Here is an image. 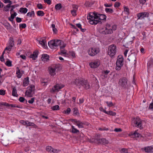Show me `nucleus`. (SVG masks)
Returning a JSON list of instances; mask_svg holds the SVG:
<instances>
[{
	"label": "nucleus",
	"mask_w": 153,
	"mask_h": 153,
	"mask_svg": "<svg viewBox=\"0 0 153 153\" xmlns=\"http://www.w3.org/2000/svg\"><path fill=\"white\" fill-rule=\"evenodd\" d=\"M52 148L51 146H48L46 147V150L47 152H52Z\"/></svg>",
	"instance_id": "obj_44"
},
{
	"label": "nucleus",
	"mask_w": 153,
	"mask_h": 153,
	"mask_svg": "<svg viewBox=\"0 0 153 153\" xmlns=\"http://www.w3.org/2000/svg\"><path fill=\"white\" fill-rule=\"evenodd\" d=\"M37 7L39 9H42L43 8L42 5L41 4H37Z\"/></svg>",
	"instance_id": "obj_59"
},
{
	"label": "nucleus",
	"mask_w": 153,
	"mask_h": 153,
	"mask_svg": "<svg viewBox=\"0 0 153 153\" xmlns=\"http://www.w3.org/2000/svg\"><path fill=\"white\" fill-rule=\"evenodd\" d=\"M79 113L77 108H74L73 109V115H74L79 116Z\"/></svg>",
	"instance_id": "obj_30"
},
{
	"label": "nucleus",
	"mask_w": 153,
	"mask_h": 153,
	"mask_svg": "<svg viewBox=\"0 0 153 153\" xmlns=\"http://www.w3.org/2000/svg\"><path fill=\"white\" fill-rule=\"evenodd\" d=\"M55 68L53 67L49 68V71L50 74L52 75L53 76L55 74Z\"/></svg>",
	"instance_id": "obj_17"
},
{
	"label": "nucleus",
	"mask_w": 153,
	"mask_h": 153,
	"mask_svg": "<svg viewBox=\"0 0 153 153\" xmlns=\"http://www.w3.org/2000/svg\"><path fill=\"white\" fill-rule=\"evenodd\" d=\"M49 56L47 54H43L42 55L41 58L42 60L43 61H47L49 59Z\"/></svg>",
	"instance_id": "obj_20"
},
{
	"label": "nucleus",
	"mask_w": 153,
	"mask_h": 153,
	"mask_svg": "<svg viewBox=\"0 0 153 153\" xmlns=\"http://www.w3.org/2000/svg\"><path fill=\"white\" fill-rule=\"evenodd\" d=\"M72 127V132L73 133H77V132H79V131L76 129V128H75L74 126H71Z\"/></svg>",
	"instance_id": "obj_36"
},
{
	"label": "nucleus",
	"mask_w": 153,
	"mask_h": 153,
	"mask_svg": "<svg viewBox=\"0 0 153 153\" xmlns=\"http://www.w3.org/2000/svg\"><path fill=\"white\" fill-rule=\"evenodd\" d=\"M124 11L126 12L127 14L129 15V13L128 8L126 6L124 7Z\"/></svg>",
	"instance_id": "obj_46"
},
{
	"label": "nucleus",
	"mask_w": 153,
	"mask_h": 153,
	"mask_svg": "<svg viewBox=\"0 0 153 153\" xmlns=\"http://www.w3.org/2000/svg\"><path fill=\"white\" fill-rule=\"evenodd\" d=\"M75 124L77 125L79 128H84L83 123L80 120H78L77 123Z\"/></svg>",
	"instance_id": "obj_24"
},
{
	"label": "nucleus",
	"mask_w": 153,
	"mask_h": 153,
	"mask_svg": "<svg viewBox=\"0 0 153 153\" xmlns=\"http://www.w3.org/2000/svg\"><path fill=\"white\" fill-rule=\"evenodd\" d=\"M110 72V71L108 70H104L102 71V73L103 74L104 78H106L108 77V74Z\"/></svg>",
	"instance_id": "obj_28"
},
{
	"label": "nucleus",
	"mask_w": 153,
	"mask_h": 153,
	"mask_svg": "<svg viewBox=\"0 0 153 153\" xmlns=\"http://www.w3.org/2000/svg\"><path fill=\"white\" fill-rule=\"evenodd\" d=\"M30 122L28 121H25L24 120H21L20 121V123L24 125H27V126H29V123Z\"/></svg>",
	"instance_id": "obj_33"
},
{
	"label": "nucleus",
	"mask_w": 153,
	"mask_h": 153,
	"mask_svg": "<svg viewBox=\"0 0 153 153\" xmlns=\"http://www.w3.org/2000/svg\"><path fill=\"white\" fill-rule=\"evenodd\" d=\"M11 104L7 103V102H4L3 103H0V105H3L6 106L10 107L11 106Z\"/></svg>",
	"instance_id": "obj_43"
},
{
	"label": "nucleus",
	"mask_w": 153,
	"mask_h": 153,
	"mask_svg": "<svg viewBox=\"0 0 153 153\" xmlns=\"http://www.w3.org/2000/svg\"><path fill=\"white\" fill-rule=\"evenodd\" d=\"M12 95L13 96L16 97L18 96V94L17 93V90L15 87H14L13 88Z\"/></svg>",
	"instance_id": "obj_29"
},
{
	"label": "nucleus",
	"mask_w": 153,
	"mask_h": 153,
	"mask_svg": "<svg viewBox=\"0 0 153 153\" xmlns=\"http://www.w3.org/2000/svg\"><path fill=\"white\" fill-rule=\"evenodd\" d=\"M29 123V126H32L33 128H37V126L35 125L33 123L30 122Z\"/></svg>",
	"instance_id": "obj_41"
},
{
	"label": "nucleus",
	"mask_w": 153,
	"mask_h": 153,
	"mask_svg": "<svg viewBox=\"0 0 153 153\" xmlns=\"http://www.w3.org/2000/svg\"><path fill=\"white\" fill-rule=\"evenodd\" d=\"M5 64L8 67H11L12 66V62L10 60L7 61L6 62Z\"/></svg>",
	"instance_id": "obj_42"
},
{
	"label": "nucleus",
	"mask_w": 153,
	"mask_h": 153,
	"mask_svg": "<svg viewBox=\"0 0 153 153\" xmlns=\"http://www.w3.org/2000/svg\"><path fill=\"white\" fill-rule=\"evenodd\" d=\"M101 139L100 138L98 135L95 136V138L92 139V142L98 144H100Z\"/></svg>",
	"instance_id": "obj_15"
},
{
	"label": "nucleus",
	"mask_w": 153,
	"mask_h": 153,
	"mask_svg": "<svg viewBox=\"0 0 153 153\" xmlns=\"http://www.w3.org/2000/svg\"><path fill=\"white\" fill-rule=\"evenodd\" d=\"M113 31L111 29H108L107 27H106L105 30L102 31V33L104 34H111L113 33Z\"/></svg>",
	"instance_id": "obj_14"
},
{
	"label": "nucleus",
	"mask_w": 153,
	"mask_h": 153,
	"mask_svg": "<svg viewBox=\"0 0 153 153\" xmlns=\"http://www.w3.org/2000/svg\"><path fill=\"white\" fill-rule=\"evenodd\" d=\"M130 135L132 138H134L135 137H139L140 136H141V134L138 133L136 131L134 133L131 134Z\"/></svg>",
	"instance_id": "obj_22"
},
{
	"label": "nucleus",
	"mask_w": 153,
	"mask_h": 153,
	"mask_svg": "<svg viewBox=\"0 0 153 153\" xmlns=\"http://www.w3.org/2000/svg\"><path fill=\"white\" fill-rule=\"evenodd\" d=\"M122 66H121V65H116V67L115 68V69L117 70H120L121 69V67Z\"/></svg>",
	"instance_id": "obj_61"
},
{
	"label": "nucleus",
	"mask_w": 153,
	"mask_h": 153,
	"mask_svg": "<svg viewBox=\"0 0 153 153\" xmlns=\"http://www.w3.org/2000/svg\"><path fill=\"white\" fill-rule=\"evenodd\" d=\"M71 111V109L70 108H68L65 111V113L67 114H69Z\"/></svg>",
	"instance_id": "obj_58"
},
{
	"label": "nucleus",
	"mask_w": 153,
	"mask_h": 153,
	"mask_svg": "<svg viewBox=\"0 0 153 153\" xmlns=\"http://www.w3.org/2000/svg\"><path fill=\"white\" fill-rule=\"evenodd\" d=\"M149 14L147 12H142L137 14V20L139 19H144L145 17L148 18L149 16Z\"/></svg>",
	"instance_id": "obj_7"
},
{
	"label": "nucleus",
	"mask_w": 153,
	"mask_h": 153,
	"mask_svg": "<svg viewBox=\"0 0 153 153\" xmlns=\"http://www.w3.org/2000/svg\"><path fill=\"white\" fill-rule=\"evenodd\" d=\"M142 122L140 119L138 117L136 118H133L132 119L131 124L134 127H138L140 129L142 128Z\"/></svg>",
	"instance_id": "obj_3"
},
{
	"label": "nucleus",
	"mask_w": 153,
	"mask_h": 153,
	"mask_svg": "<svg viewBox=\"0 0 153 153\" xmlns=\"http://www.w3.org/2000/svg\"><path fill=\"white\" fill-rule=\"evenodd\" d=\"M25 100V98L23 97H20L19 99V101L22 102H24V101Z\"/></svg>",
	"instance_id": "obj_56"
},
{
	"label": "nucleus",
	"mask_w": 153,
	"mask_h": 153,
	"mask_svg": "<svg viewBox=\"0 0 153 153\" xmlns=\"http://www.w3.org/2000/svg\"><path fill=\"white\" fill-rule=\"evenodd\" d=\"M114 131L117 132H120L122 131V130L120 128H115L114 129Z\"/></svg>",
	"instance_id": "obj_63"
},
{
	"label": "nucleus",
	"mask_w": 153,
	"mask_h": 153,
	"mask_svg": "<svg viewBox=\"0 0 153 153\" xmlns=\"http://www.w3.org/2000/svg\"><path fill=\"white\" fill-rule=\"evenodd\" d=\"M17 13H16L15 12H14L13 14H11V15L10 17L11 19H13L17 15Z\"/></svg>",
	"instance_id": "obj_55"
},
{
	"label": "nucleus",
	"mask_w": 153,
	"mask_h": 153,
	"mask_svg": "<svg viewBox=\"0 0 153 153\" xmlns=\"http://www.w3.org/2000/svg\"><path fill=\"white\" fill-rule=\"evenodd\" d=\"M65 47V45H62V46H60V54H67V51L65 50L64 48Z\"/></svg>",
	"instance_id": "obj_18"
},
{
	"label": "nucleus",
	"mask_w": 153,
	"mask_h": 153,
	"mask_svg": "<svg viewBox=\"0 0 153 153\" xmlns=\"http://www.w3.org/2000/svg\"><path fill=\"white\" fill-rule=\"evenodd\" d=\"M9 45L11 47H13L14 45V42L13 40V38H10L9 40Z\"/></svg>",
	"instance_id": "obj_35"
},
{
	"label": "nucleus",
	"mask_w": 153,
	"mask_h": 153,
	"mask_svg": "<svg viewBox=\"0 0 153 153\" xmlns=\"http://www.w3.org/2000/svg\"><path fill=\"white\" fill-rule=\"evenodd\" d=\"M39 42L40 44L44 48H46L47 47L46 42L45 39H42V40H40L39 41Z\"/></svg>",
	"instance_id": "obj_21"
},
{
	"label": "nucleus",
	"mask_w": 153,
	"mask_h": 153,
	"mask_svg": "<svg viewBox=\"0 0 153 153\" xmlns=\"http://www.w3.org/2000/svg\"><path fill=\"white\" fill-rule=\"evenodd\" d=\"M13 47H11L10 45H9L8 46L6 47L5 48V50H8L9 51H10L11 50L12 48Z\"/></svg>",
	"instance_id": "obj_53"
},
{
	"label": "nucleus",
	"mask_w": 153,
	"mask_h": 153,
	"mask_svg": "<svg viewBox=\"0 0 153 153\" xmlns=\"http://www.w3.org/2000/svg\"><path fill=\"white\" fill-rule=\"evenodd\" d=\"M29 78L27 77L24 79L23 81V86L24 87L27 86L29 84Z\"/></svg>",
	"instance_id": "obj_23"
},
{
	"label": "nucleus",
	"mask_w": 153,
	"mask_h": 153,
	"mask_svg": "<svg viewBox=\"0 0 153 153\" xmlns=\"http://www.w3.org/2000/svg\"><path fill=\"white\" fill-rule=\"evenodd\" d=\"M137 55V53L135 52L131 53L128 56V59L129 61L134 62L136 60V56Z\"/></svg>",
	"instance_id": "obj_9"
},
{
	"label": "nucleus",
	"mask_w": 153,
	"mask_h": 153,
	"mask_svg": "<svg viewBox=\"0 0 153 153\" xmlns=\"http://www.w3.org/2000/svg\"><path fill=\"white\" fill-rule=\"evenodd\" d=\"M73 84L77 86H82L85 89H88L90 88L88 82L84 79L79 80L76 79L75 81L73 82Z\"/></svg>",
	"instance_id": "obj_2"
},
{
	"label": "nucleus",
	"mask_w": 153,
	"mask_h": 153,
	"mask_svg": "<svg viewBox=\"0 0 153 153\" xmlns=\"http://www.w3.org/2000/svg\"><path fill=\"white\" fill-rule=\"evenodd\" d=\"M19 6V5L18 4H16L14 5H12L11 7V8L10 10V13H11L12 12H14V11L13 9H14V8L15 7H17Z\"/></svg>",
	"instance_id": "obj_37"
},
{
	"label": "nucleus",
	"mask_w": 153,
	"mask_h": 153,
	"mask_svg": "<svg viewBox=\"0 0 153 153\" xmlns=\"http://www.w3.org/2000/svg\"><path fill=\"white\" fill-rule=\"evenodd\" d=\"M123 56H119L118 57V59L117 60L116 65H120L121 66H123Z\"/></svg>",
	"instance_id": "obj_11"
},
{
	"label": "nucleus",
	"mask_w": 153,
	"mask_h": 153,
	"mask_svg": "<svg viewBox=\"0 0 153 153\" xmlns=\"http://www.w3.org/2000/svg\"><path fill=\"white\" fill-rule=\"evenodd\" d=\"M106 114L111 116H114L116 115V113L111 111H109L108 112V113H107Z\"/></svg>",
	"instance_id": "obj_40"
},
{
	"label": "nucleus",
	"mask_w": 153,
	"mask_h": 153,
	"mask_svg": "<svg viewBox=\"0 0 153 153\" xmlns=\"http://www.w3.org/2000/svg\"><path fill=\"white\" fill-rule=\"evenodd\" d=\"M76 10H75L74 9L73 10H71V13L72 14L73 16H75L76 15Z\"/></svg>",
	"instance_id": "obj_49"
},
{
	"label": "nucleus",
	"mask_w": 153,
	"mask_h": 153,
	"mask_svg": "<svg viewBox=\"0 0 153 153\" xmlns=\"http://www.w3.org/2000/svg\"><path fill=\"white\" fill-rule=\"evenodd\" d=\"M55 47L59 45L62 46L61 45L63 43V42L60 40H54Z\"/></svg>",
	"instance_id": "obj_16"
},
{
	"label": "nucleus",
	"mask_w": 153,
	"mask_h": 153,
	"mask_svg": "<svg viewBox=\"0 0 153 153\" xmlns=\"http://www.w3.org/2000/svg\"><path fill=\"white\" fill-rule=\"evenodd\" d=\"M106 102L107 104V106L109 107H111L114 106V104L111 102H109L108 101H107Z\"/></svg>",
	"instance_id": "obj_45"
},
{
	"label": "nucleus",
	"mask_w": 153,
	"mask_h": 153,
	"mask_svg": "<svg viewBox=\"0 0 153 153\" xmlns=\"http://www.w3.org/2000/svg\"><path fill=\"white\" fill-rule=\"evenodd\" d=\"M16 21L17 22H20L22 21V19L21 18L19 17H17L16 18Z\"/></svg>",
	"instance_id": "obj_64"
},
{
	"label": "nucleus",
	"mask_w": 153,
	"mask_h": 153,
	"mask_svg": "<svg viewBox=\"0 0 153 153\" xmlns=\"http://www.w3.org/2000/svg\"><path fill=\"white\" fill-rule=\"evenodd\" d=\"M62 4L60 3H59L55 5V8L56 10H60L62 8Z\"/></svg>",
	"instance_id": "obj_32"
},
{
	"label": "nucleus",
	"mask_w": 153,
	"mask_h": 153,
	"mask_svg": "<svg viewBox=\"0 0 153 153\" xmlns=\"http://www.w3.org/2000/svg\"><path fill=\"white\" fill-rule=\"evenodd\" d=\"M48 45L49 47L51 48H53L54 47H55L54 40H51L49 42Z\"/></svg>",
	"instance_id": "obj_25"
},
{
	"label": "nucleus",
	"mask_w": 153,
	"mask_h": 153,
	"mask_svg": "<svg viewBox=\"0 0 153 153\" xmlns=\"http://www.w3.org/2000/svg\"><path fill=\"white\" fill-rule=\"evenodd\" d=\"M28 11V9L26 8H23L22 7L20 8L19 10V11L21 13L25 14L27 13Z\"/></svg>",
	"instance_id": "obj_27"
},
{
	"label": "nucleus",
	"mask_w": 153,
	"mask_h": 153,
	"mask_svg": "<svg viewBox=\"0 0 153 153\" xmlns=\"http://www.w3.org/2000/svg\"><path fill=\"white\" fill-rule=\"evenodd\" d=\"M120 5V3L118 2H116L114 4V7L116 8L118 7Z\"/></svg>",
	"instance_id": "obj_52"
},
{
	"label": "nucleus",
	"mask_w": 153,
	"mask_h": 153,
	"mask_svg": "<svg viewBox=\"0 0 153 153\" xmlns=\"http://www.w3.org/2000/svg\"><path fill=\"white\" fill-rule=\"evenodd\" d=\"M64 87V85H60L59 84H57L54 86L51 90V92L54 93L57 91H59V89H62Z\"/></svg>",
	"instance_id": "obj_8"
},
{
	"label": "nucleus",
	"mask_w": 153,
	"mask_h": 153,
	"mask_svg": "<svg viewBox=\"0 0 153 153\" xmlns=\"http://www.w3.org/2000/svg\"><path fill=\"white\" fill-rule=\"evenodd\" d=\"M92 4L91 2L88 1H86L85 4V5L86 7H90Z\"/></svg>",
	"instance_id": "obj_47"
},
{
	"label": "nucleus",
	"mask_w": 153,
	"mask_h": 153,
	"mask_svg": "<svg viewBox=\"0 0 153 153\" xmlns=\"http://www.w3.org/2000/svg\"><path fill=\"white\" fill-rule=\"evenodd\" d=\"M126 40L125 39H124L122 42V43L123 44V46H124L126 48H128V47H126Z\"/></svg>",
	"instance_id": "obj_54"
},
{
	"label": "nucleus",
	"mask_w": 153,
	"mask_h": 153,
	"mask_svg": "<svg viewBox=\"0 0 153 153\" xmlns=\"http://www.w3.org/2000/svg\"><path fill=\"white\" fill-rule=\"evenodd\" d=\"M37 14L38 16H43L45 13L44 12L42 11H38L37 12Z\"/></svg>",
	"instance_id": "obj_38"
},
{
	"label": "nucleus",
	"mask_w": 153,
	"mask_h": 153,
	"mask_svg": "<svg viewBox=\"0 0 153 153\" xmlns=\"http://www.w3.org/2000/svg\"><path fill=\"white\" fill-rule=\"evenodd\" d=\"M19 26L20 27H22L23 28H25L26 27V25L25 23L20 24Z\"/></svg>",
	"instance_id": "obj_60"
},
{
	"label": "nucleus",
	"mask_w": 153,
	"mask_h": 153,
	"mask_svg": "<svg viewBox=\"0 0 153 153\" xmlns=\"http://www.w3.org/2000/svg\"><path fill=\"white\" fill-rule=\"evenodd\" d=\"M128 79L126 77H123L120 78L118 82L119 85L123 88H126L128 86Z\"/></svg>",
	"instance_id": "obj_5"
},
{
	"label": "nucleus",
	"mask_w": 153,
	"mask_h": 153,
	"mask_svg": "<svg viewBox=\"0 0 153 153\" xmlns=\"http://www.w3.org/2000/svg\"><path fill=\"white\" fill-rule=\"evenodd\" d=\"M145 151L146 152H153V147L152 146L145 148Z\"/></svg>",
	"instance_id": "obj_26"
},
{
	"label": "nucleus",
	"mask_w": 153,
	"mask_h": 153,
	"mask_svg": "<svg viewBox=\"0 0 153 153\" xmlns=\"http://www.w3.org/2000/svg\"><path fill=\"white\" fill-rule=\"evenodd\" d=\"M105 10L107 13H112L114 12L113 10L111 8H106L105 9Z\"/></svg>",
	"instance_id": "obj_39"
},
{
	"label": "nucleus",
	"mask_w": 153,
	"mask_h": 153,
	"mask_svg": "<svg viewBox=\"0 0 153 153\" xmlns=\"http://www.w3.org/2000/svg\"><path fill=\"white\" fill-rule=\"evenodd\" d=\"M51 109L54 111L59 110L60 108L59 106L58 105H56L51 107Z\"/></svg>",
	"instance_id": "obj_34"
},
{
	"label": "nucleus",
	"mask_w": 153,
	"mask_h": 153,
	"mask_svg": "<svg viewBox=\"0 0 153 153\" xmlns=\"http://www.w3.org/2000/svg\"><path fill=\"white\" fill-rule=\"evenodd\" d=\"M3 2L5 3H9V4H13V3H12V1H11L10 0H4L3 1Z\"/></svg>",
	"instance_id": "obj_48"
},
{
	"label": "nucleus",
	"mask_w": 153,
	"mask_h": 153,
	"mask_svg": "<svg viewBox=\"0 0 153 153\" xmlns=\"http://www.w3.org/2000/svg\"><path fill=\"white\" fill-rule=\"evenodd\" d=\"M89 65L91 68H95L97 67L100 65V63L97 61H95L90 63Z\"/></svg>",
	"instance_id": "obj_12"
},
{
	"label": "nucleus",
	"mask_w": 153,
	"mask_h": 153,
	"mask_svg": "<svg viewBox=\"0 0 153 153\" xmlns=\"http://www.w3.org/2000/svg\"><path fill=\"white\" fill-rule=\"evenodd\" d=\"M99 109L100 111L104 112L106 114L108 113V111H106L102 107H100Z\"/></svg>",
	"instance_id": "obj_62"
},
{
	"label": "nucleus",
	"mask_w": 153,
	"mask_h": 153,
	"mask_svg": "<svg viewBox=\"0 0 153 153\" xmlns=\"http://www.w3.org/2000/svg\"><path fill=\"white\" fill-rule=\"evenodd\" d=\"M38 53L39 52L37 51H34L33 53L30 55V58H32L33 60H35L37 57Z\"/></svg>",
	"instance_id": "obj_13"
},
{
	"label": "nucleus",
	"mask_w": 153,
	"mask_h": 153,
	"mask_svg": "<svg viewBox=\"0 0 153 153\" xmlns=\"http://www.w3.org/2000/svg\"><path fill=\"white\" fill-rule=\"evenodd\" d=\"M108 141L105 138H102L101 139L100 144H102L105 145L108 144Z\"/></svg>",
	"instance_id": "obj_31"
},
{
	"label": "nucleus",
	"mask_w": 153,
	"mask_h": 153,
	"mask_svg": "<svg viewBox=\"0 0 153 153\" xmlns=\"http://www.w3.org/2000/svg\"><path fill=\"white\" fill-rule=\"evenodd\" d=\"M98 51L97 52L95 48H92L89 49L88 51V53L89 55L91 56H93L96 55Z\"/></svg>",
	"instance_id": "obj_10"
},
{
	"label": "nucleus",
	"mask_w": 153,
	"mask_h": 153,
	"mask_svg": "<svg viewBox=\"0 0 153 153\" xmlns=\"http://www.w3.org/2000/svg\"><path fill=\"white\" fill-rule=\"evenodd\" d=\"M116 46L111 45L108 46V54L111 57L113 56L116 53Z\"/></svg>",
	"instance_id": "obj_4"
},
{
	"label": "nucleus",
	"mask_w": 153,
	"mask_h": 153,
	"mask_svg": "<svg viewBox=\"0 0 153 153\" xmlns=\"http://www.w3.org/2000/svg\"><path fill=\"white\" fill-rule=\"evenodd\" d=\"M121 152L128 153V150L124 148H122L121 150Z\"/></svg>",
	"instance_id": "obj_51"
},
{
	"label": "nucleus",
	"mask_w": 153,
	"mask_h": 153,
	"mask_svg": "<svg viewBox=\"0 0 153 153\" xmlns=\"http://www.w3.org/2000/svg\"><path fill=\"white\" fill-rule=\"evenodd\" d=\"M106 16L104 14H98L94 12L90 13L87 16V19L89 20V22L91 25H97L98 23H101L100 20L106 19Z\"/></svg>",
	"instance_id": "obj_1"
},
{
	"label": "nucleus",
	"mask_w": 153,
	"mask_h": 153,
	"mask_svg": "<svg viewBox=\"0 0 153 153\" xmlns=\"http://www.w3.org/2000/svg\"><path fill=\"white\" fill-rule=\"evenodd\" d=\"M60 151V150H57L56 149H54L52 148L51 152L54 153H57Z\"/></svg>",
	"instance_id": "obj_50"
},
{
	"label": "nucleus",
	"mask_w": 153,
	"mask_h": 153,
	"mask_svg": "<svg viewBox=\"0 0 153 153\" xmlns=\"http://www.w3.org/2000/svg\"><path fill=\"white\" fill-rule=\"evenodd\" d=\"M5 94V91L3 90H0V95H4Z\"/></svg>",
	"instance_id": "obj_57"
},
{
	"label": "nucleus",
	"mask_w": 153,
	"mask_h": 153,
	"mask_svg": "<svg viewBox=\"0 0 153 153\" xmlns=\"http://www.w3.org/2000/svg\"><path fill=\"white\" fill-rule=\"evenodd\" d=\"M35 86L34 85H31L26 91L25 94L29 97H32L35 93Z\"/></svg>",
	"instance_id": "obj_6"
},
{
	"label": "nucleus",
	"mask_w": 153,
	"mask_h": 153,
	"mask_svg": "<svg viewBox=\"0 0 153 153\" xmlns=\"http://www.w3.org/2000/svg\"><path fill=\"white\" fill-rule=\"evenodd\" d=\"M4 25L6 29L11 32L12 28L10 24L8 22H6L4 24Z\"/></svg>",
	"instance_id": "obj_19"
}]
</instances>
